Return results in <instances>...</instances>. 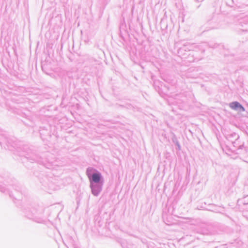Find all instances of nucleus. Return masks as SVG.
<instances>
[{
	"mask_svg": "<svg viewBox=\"0 0 248 248\" xmlns=\"http://www.w3.org/2000/svg\"><path fill=\"white\" fill-rule=\"evenodd\" d=\"M230 107L231 108L235 110H239L240 111H245V108L237 102H233L230 103Z\"/></svg>",
	"mask_w": 248,
	"mask_h": 248,
	"instance_id": "nucleus-1",
	"label": "nucleus"
},
{
	"mask_svg": "<svg viewBox=\"0 0 248 248\" xmlns=\"http://www.w3.org/2000/svg\"><path fill=\"white\" fill-rule=\"evenodd\" d=\"M100 179V174L98 173H94L92 175V180L95 183H98Z\"/></svg>",
	"mask_w": 248,
	"mask_h": 248,
	"instance_id": "nucleus-2",
	"label": "nucleus"
},
{
	"mask_svg": "<svg viewBox=\"0 0 248 248\" xmlns=\"http://www.w3.org/2000/svg\"><path fill=\"white\" fill-rule=\"evenodd\" d=\"M93 192L94 194V195H96L97 194V193H95L94 191L93 190Z\"/></svg>",
	"mask_w": 248,
	"mask_h": 248,
	"instance_id": "nucleus-3",
	"label": "nucleus"
}]
</instances>
